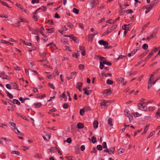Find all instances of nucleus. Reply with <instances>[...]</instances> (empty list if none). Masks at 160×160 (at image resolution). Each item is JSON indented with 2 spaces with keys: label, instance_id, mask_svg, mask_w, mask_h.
<instances>
[{
  "label": "nucleus",
  "instance_id": "nucleus-43",
  "mask_svg": "<svg viewBox=\"0 0 160 160\" xmlns=\"http://www.w3.org/2000/svg\"><path fill=\"white\" fill-rule=\"evenodd\" d=\"M97 57L98 58H99V59L101 60L102 61H103V62L105 61L106 60V59L105 58H104V57H101V56L99 55L97 56Z\"/></svg>",
  "mask_w": 160,
  "mask_h": 160
},
{
  "label": "nucleus",
  "instance_id": "nucleus-33",
  "mask_svg": "<svg viewBox=\"0 0 160 160\" xmlns=\"http://www.w3.org/2000/svg\"><path fill=\"white\" fill-rule=\"evenodd\" d=\"M35 107L36 108H38L40 107L41 106V104L40 102L35 103Z\"/></svg>",
  "mask_w": 160,
  "mask_h": 160
},
{
  "label": "nucleus",
  "instance_id": "nucleus-21",
  "mask_svg": "<svg viewBox=\"0 0 160 160\" xmlns=\"http://www.w3.org/2000/svg\"><path fill=\"white\" fill-rule=\"evenodd\" d=\"M154 77V76L153 75H152L151 77H150L149 80H148V82H149L150 83H152L153 80V78Z\"/></svg>",
  "mask_w": 160,
  "mask_h": 160
},
{
  "label": "nucleus",
  "instance_id": "nucleus-55",
  "mask_svg": "<svg viewBox=\"0 0 160 160\" xmlns=\"http://www.w3.org/2000/svg\"><path fill=\"white\" fill-rule=\"evenodd\" d=\"M39 2V0H32L31 2L33 4H34L35 3H38Z\"/></svg>",
  "mask_w": 160,
  "mask_h": 160
},
{
  "label": "nucleus",
  "instance_id": "nucleus-24",
  "mask_svg": "<svg viewBox=\"0 0 160 160\" xmlns=\"http://www.w3.org/2000/svg\"><path fill=\"white\" fill-rule=\"evenodd\" d=\"M129 24L127 25L125 24L123 26H122V28L125 30H129V29L128 28H126V27L127 26H129Z\"/></svg>",
  "mask_w": 160,
  "mask_h": 160
},
{
  "label": "nucleus",
  "instance_id": "nucleus-22",
  "mask_svg": "<svg viewBox=\"0 0 160 160\" xmlns=\"http://www.w3.org/2000/svg\"><path fill=\"white\" fill-rule=\"evenodd\" d=\"M13 103H15L19 105H20V104L19 101L18 99H13Z\"/></svg>",
  "mask_w": 160,
  "mask_h": 160
},
{
  "label": "nucleus",
  "instance_id": "nucleus-61",
  "mask_svg": "<svg viewBox=\"0 0 160 160\" xmlns=\"http://www.w3.org/2000/svg\"><path fill=\"white\" fill-rule=\"evenodd\" d=\"M46 97V96L44 94H42L40 96L39 95H37V97L38 98H42L43 97Z\"/></svg>",
  "mask_w": 160,
  "mask_h": 160
},
{
  "label": "nucleus",
  "instance_id": "nucleus-47",
  "mask_svg": "<svg viewBox=\"0 0 160 160\" xmlns=\"http://www.w3.org/2000/svg\"><path fill=\"white\" fill-rule=\"evenodd\" d=\"M77 24H78L79 28H81L82 29H84V27L83 24L81 23H77Z\"/></svg>",
  "mask_w": 160,
  "mask_h": 160
},
{
  "label": "nucleus",
  "instance_id": "nucleus-40",
  "mask_svg": "<svg viewBox=\"0 0 160 160\" xmlns=\"http://www.w3.org/2000/svg\"><path fill=\"white\" fill-rule=\"evenodd\" d=\"M155 108L154 106H151L148 108V110L149 111H152L154 110Z\"/></svg>",
  "mask_w": 160,
  "mask_h": 160
},
{
  "label": "nucleus",
  "instance_id": "nucleus-13",
  "mask_svg": "<svg viewBox=\"0 0 160 160\" xmlns=\"http://www.w3.org/2000/svg\"><path fill=\"white\" fill-rule=\"evenodd\" d=\"M153 55V52H152L149 53L148 56L146 58H145V60L146 61L147 60H148Z\"/></svg>",
  "mask_w": 160,
  "mask_h": 160
},
{
  "label": "nucleus",
  "instance_id": "nucleus-51",
  "mask_svg": "<svg viewBox=\"0 0 160 160\" xmlns=\"http://www.w3.org/2000/svg\"><path fill=\"white\" fill-rule=\"evenodd\" d=\"M84 112H85V111L83 109H81L80 110V114L81 115L83 116L84 114Z\"/></svg>",
  "mask_w": 160,
  "mask_h": 160
},
{
  "label": "nucleus",
  "instance_id": "nucleus-58",
  "mask_svg": "<svg viewBox=\"0 0 160 160\" xmlns=\"http://www.w3.org/2000/svg\"><path fill=\"white\" fill-rule=\"evenodd\" d=\"M103 63L104 64H106L108 65L109 66H110L111 65V63L109 62H107V61H103Z\"/></svg>",
  "mask_w": 160,
  "mask_h": 160
},
{
  "label": "nucleus",
  "instance_id": "nucleus-59",
  "mask_svg": "<svg viewBox=\"0 0 160 160\" xmlns=\"http://www.w3.org/2000/svg\"><path fill=\"white\" fill-rule=\"evenodd\" d=\"M6 87L7 89L9 90H11L12 89L11 85L8 84L6 85Z\"/></svg>",
  "mask_w": 160,
  "mask_h": 160
},
{
  "label": "nucleus",
  "instance_id": "nucleus-46",
  "mask_svg": "<svg viewBox=\"0 0 160 160\" xmlns=\"http://www.w3.org/2000/svg\"><path fill=\"white\" fill-rule=\"evenodd\" d=\"M154 132H155L154 131H153L149 133V135L147 137V138L148 139V138H150L151 136H152L153 135Z\"/></svg>",
  "mask_w": 160,
  "mask_h": 160
},
{
  "label": "nucleus",
  "instance_id": "nucleus-3",
  "mask_svg": "<svg viewBox=\"0 0 160 160\" xmlns=\"http://www.w3.org/2000/svg\"><path fill=\"white\" fill-rule=\"evenodd\" d=\"M158 2V0H154L152 1L149 7V10L152 9L154 7L157 5Z\"/></svg>",
  "mask_w": 160,
  "mask_h": 160
},
{
  "label": "nucleus",
  "instance_id": "nucleus-7",
  "mask_svg": "<svg viewBox=\"0 0 160 160\" xmlns=\"http://www.w3.org/2000/svg\"><path fill=\"white\" fill-rule=\"evenodd\" d=\"M109 102H112L111 101L104 100L101 103V105L102 106H105L106 107H108V106L106 104V103Z\"/></svg>",
  "mask_w": 160,
  "mask_h": 160
},
{
  "label": "nucleus",
  "instance_id": "nucleus-16",
  "mask_svg": "<svg viewBox=\"0 0 160 160\" xmlns=\"http://www.w3.org/2000/svg\"><path fill=\"white\" fill-rule=\"evenodd\" d=\"M156 36H155V35L153 34L152 33V34L150 35L149 36H148L147 38V40L149 41L150 39H152V38H154L155 37H156Z\"/></svg>",
  "mask_w": 160,
  "mask_h": 160
},
{
  "label": "nucleus",
  "instance_id": "nucleus-36",
  "mask_svg": "<svg viewBox=\"0 0 160 160\" xmlns=\"http://www.w3.org/2000/svg\"><path fill=\"white\" fill-rule=\"evenodd\" d=\"M12 153L16 154L18 156H19L20 155V153L18 151H12Z\"/></svg>",
  "mask_w": 160,
  "mask_h": 160
},
{
  "label": "nucleus",
  "instance_id": "nucleus-50",
  "mask_svg": "<svg viewBox=\"0 0 160 160\" xmlns=\"http://www.w3.org/2000/svg\"><path fill=\"white\" fill-rule=\"evenodd\" d=\"M48 85L49 87L50 88H52L54 90L55 89L54 86L53 84L51 83H48Z\"/></svg>",
  "mask_w": 160,
  "mask_h": 160
},
{
  "label": "nucleus",
  "instance_id": "nucleus-9",
  "mask_svg": "<svg viewBox=\"0 0 160 160\" xmlns=\"http://www.w3.org/2000/svg\"><path fill=\"white\" fill-rule=\"evenodd\" d=\"M93 38V37L91 34L87 36V40L91 42H92Z\"/></svg>",
  "mask_w": 160,
  "mask_h": 160
},
{
  "label": "nucleus",
  "instance_id": "nucleus-11",
  "mask_svg": "<svg viewBox=\"0 0 160 160\" xmlns=\"http://www.w3.org/2000/svg\"><path fill=\"white\" fill-rule=\"evenodd\" d=\"M11 85L13 87V89L17 90L18 91H20V90L18 89V86L17 84L16 83H12L11 84Z\"/></svg>",
  "mask_w": 160,
  "mask_h": 160
},
{
  "label": "nucleus",
  "instance_id": "nucleus-62",
  "mask_svg": "<svg viewBox=\"0 0 160 160\" xmlns=\"http://www.w3.org/2000/svg\"><path fill=\"white\" fill-rule=\"evenodd\" d=\"M63 108H64L67 109L68 107V104L67 103H65L63 105Z\"/></svg>",
  "mask_w": 160,
  "mask_h": 160
},
{
  "label": "nucleus",
  "instance_id": "nucleus-45",
  "mask_svg": "<svg viewBox=\"0 0 160 160\" xmlns=\"http://www.w3.org/2000/svg\"><path fill=\"white\" fill-rule=\"evenodd\" d=\"M111 21H113L112 19H110L106 21V22L110 24H113L115 23L114 22H113V21L112 22H111Z\"/></svg>",
  "mask_w": 160,
  "mask_h": 160
},
{
  "label": "nucleus",
  "instance_id": "nucleus-25",
  "mask_svg": "<svg viewBox=\"0 0 160 160\" xmlns=\"http://www.w3.org/2000/svg\"><path fill=\"white\" fill-rule=\"evenodd\" d=\"M117 81L119 83H121L124 81V78H120L118 79Z\"/></svg>",
  "mask_w": 160,
  "mask_h": 160
},
{
  "label": "nucleus",
  "instance_id": "nucleus-38",
  "mask_svg": "<svg viewBox=\"0 0 160 160\" xmlns=\"http://www.w3.org/2000/svg\"><path fill=\"white\" fill-rule=\"evenodd\" d=\"M76 88H81L82 86V84L81 82H78L77 83Z\"/></svg>",
  "mask_w": 160,
  "mask_h": 160
},
{
  "label": "nucleus",
  "instance_id": "nucleus-29",
  "mask_svg": "<svg viewBox=\"0 0 160 160\" xmlns=\"http://www.w3.org/2000/svg\"><path fill=\"white\" fill-rule=\"evenodd\" d=\"M112 119L111 118H109L108 120V124L111 126H113V124L112 123Z\"/></svg>",
  "mask_w": 160,
  "mask_h": 160
},
{
  "label": "nucleus",
  "instance_id": "nucleus-56",
  "mask_svg": "<svg viewBox=\"0 0 160 160\" xmlns=\"http://www.w3.org/2000/svg\"><path fill=\"white\" fill-rule=\"evenodd\" d=\"M124 151L122 149H119L118 150V153L119 154H121L124 152Z\"/></svg>",
  "mask_w": 160,
  "mask_h": 160
},
{
  "label": "nucleus",
  "instance_id": "nucleus-14",
  "mask_svg": "<svg viewBox=\"0 0 160 160\" xmlns=\"http://www.w3.org/2000/svg\"><path fill=\"white\" fill-rule=\"evenodd\" d=\"M77 127L79 129L82 128L84 127V124L82 123L79 122L77 124Z\"/></svg>",
  "mask_w": 160,
  "mask_h": 160
},
{
  "label": "nucleus",
  "instance_id": "nucleus-2",
  "mask_svg": "<svg viewBox=\"0 0 160 160\" xmlns=\"http://www.w3.org/2000/svg\"><path fill=\"white\" fill-rule=\"evenodd\" d=\"M115 148L112 147L109 148H107L104 150V152L109 153L110 154H113L114 153Z\"/></svg>",
  "mask_w": 160,
  "mask_h": 160
},
{
  "label": "nucleus",
  "instance_id": "nucleus-34",
  "mask_svg": "<svg viewBox=\"0 0 160 160\" xmlns=\"http://www.w3.org/2000/svg\"><path fill=\"white\" fill-rule=\"evenodd\" d=\"M149 124L147 125L146 126L143 131V133H146L148 129V127H149Z\"/></svg>",
  "mask_w": 160,
  "mask_h": 160
},
{
  "label": "nucleus",
  "instance_id": "nucleus-1",
  "mask_svg": "<svg viewBox=\"0 0 160 160\" xmlns=\"http://www.w3.org/2000/svg\"><path fill=\"white\" fill-rule=\"evenodd\" d=\"M146 105L144 102H140L138 104V107L139 109L141 110L146 111L147 109Z\"/></svg>",
  "mask_w": 160,
  "mask_h": 160
},
{
  "label": "nucleus",
  "instance_id": "nucleus-18",
  "mask_svg": "<svg viewBox=\"0 0 160 160\" xmlns=\"http://www.w3.org/2000/svg\"><path fill=\"white\" fill-rule=\"evenodd\" d=\"M160 116V108H158V111L156 114V117L157 118H158Z\"/></svg>",
  "mask_w": 160,
  "mask_h": 160
},
{
  "label": "nucleus",
  "instance_id": "nucleus-63",
  "mask_svg": "<svg viewBox=\"0 0 160 160\" xmlns=\"http://www.w3.org/2000/svg\"><path fill=\"white\" fill-rule=\"evenodd\" d=\"M66 141L69 143H70L71 142L72 139L70 138H68L66 140Z\"/></svg>",
  "mask_w": 160,
  "mask_h": 160
},
{
  "label": "nucleus",
  "instance_id": "nucleus-23",
  "mask_svg": "<svg viewBox=\"0 0 160 160\" xmlns=\"http://www.w3.org/2000/svg\"><path fill=\"white\" fill-rule=\"evenodd\" d=\"M23 22V19L22 18H19L18 19V22L17 23V24H18L17 26H16L17 27H19V24H20L21 22Z\"/></svg>",
  "mask_w": 160,
  "mask_h": 160
},
{
  "label": "nucleus",
  "instance_id": "nucleus-27",
  "mask_svg": "<svg viewBox=\"0 0 160 160\" xmlns=\"http://www.w3.org/2000/svg\"><path fill=\"white\" fill-rule=\"evenodd\" d=\"M6 93L7 94V95L10 98L12 99L13 98V95L10 93L6 91Z\"/></svg>",
  "mask_w": 160,
  "mask_h": 160
},
{
  "label": "nucleus",
  "instance_id": "nucleus-57",
  "mask_svg": "<svg viewBox=\"0 0 160 160\" xmlns=\"http://www.w3.org/2000/svg\"><path fill=\"white\" fill-rule=\"evenodd\" d=\"M84 68V66L83 64H80L79 66V68L80 70H82Z\"/></svg>",
  "mask_w": 160,
  "mask_h": 160
},
{
  "label": "nucleus",
  "instance_id": "nucleus-28",
  "mask_svg": "<svg viewBox=\"0 0 160 160\" xmlns=\"http://www.w3.org/2000/svg\"><path fill=\"white\" fill-rule=\"evenodd\" d=\"M39 54H40V55L42 58H46V57H45V55L46 54V53L44 52H42V53L40 52Z\"/></svg>",
  "mask_w": 160,
  "mask_h": 160
},
{
  "label": "nucleus",
  "instance_id": "nucleus-8",
  "mask_svg": "<svg viewBox=\"0 0 160 160\" xmlns=\"http://www.w3.org/2000/svg\"><path fill=\"white\" fill-rule=\"evenodd\" d=\"M97 0H90V4L91 7H94L97 3Z\"/></svg>",
  "mask_w": 160,
  "mask_h": 160
},
{
  "label": "nucleus",
  "instance_id": "nucleus-12",
  "mask_svg": "<svg viewBox=\"0 0 160 160\" xmlns=\"http://www.w3.org/2000/svg\"><path fill=\"white\" fill-rule=\"evenodd\" d=\"M28 27L29 30L31 31L32 34H37V32L36 30L34 29H32L31 27L28 26Z\"/></svg>",
  "mask_w": 160,
  "mask_h": 160
},
{
  "label": "nucleus",
  "instance_id": "nucleus-6",
  "mask_svg": "<svg viewBox=\"0 0 160 160\" xmlns=\"http://www.w3.org/2000/svg\"><path fill=\"white\" fill-rule=\"evenodd\" d=\"M47 47H49L51 49H56V46L55 44H54L53 42H52L47 45Z\"/></svg>",
  "mask_w": 160,
  "mask_h": 160
},
{
  "label": "nucleus",
  "instance_id": "nucleus-54",
  "mask_svg": "<svg viewBox=\"0 0 160 160\" xmlns=\"http://www.w3.org/2000/svg\"><path fill=\"white\" fill-rule=\"evenodd\" d=\"M130 122L132 121V116L130 114H129V115L127 116Z\"/></svg>",
  "mask_w": 160,
  "mask_h": 160
},
{
  "label": "nucleus",
  "instance_id": "nucleus-26",
  "mask_svg": "<svg viewBox=\"0 0 160 160\" xmlns=\"http://www.w3.org/2000/svg\"><path fill=\"white\" fill-rule=\"evenodd\" d=\"M14 130L16 133L19 135L21 134V132L19 131V130L17 128H14Z\"/></svg>",
  "mask_w": 160,
  "mask_h": 160
},
{
  "label": "nucleus",
  "instance_id": "nucleus-30",
  "mask_svg": "<svg viewBox=\"0 0 160 160\" xmlns=\"http://www.w3.org/2000/svg\"><path fill=\"white\" fill-rule=\"evenodd\" d=\"M104 64L103 63V62H100V66L99 68L100 69H102L104 67Z\"/></svg>",
  "mask_w": 160,
  "mask_h": 160
},
{
  "label": "nucleus",
  "instance_id": "nucleus-4",
  "mask_svg": "<svg viewBox=\"0 0 160 160\" xmlns=\"http://www.w3.org/2000/svg\"><path fill=\"white\" fill-rule=\"evenodd\" d=\"M32 16L33 19L35 21H37L39 17L38 15L37 11H35L32 14Z\"/></svg>",
  "mask_w": 160,
  "mask_h": 160
},
{
  "label": "nucleus",
  "instance_id": "nucleus-64",
  "mask_svg": "<svg viewBox=\"0 0 160 160\" xmlns=\"http://www.w3.org/2000/svg\"><path fill=\"white\" fill-rule=\"evenodd\" d=\"M104 41L103 40H101L98 41V43L101 45H103Z\"/></svg>",
  "mask_w": 160,
  "mask_h": 160
},
{
  "label": "nucleus",
  "instance_id": "nucleus-17",
  "mask_svg": "<svg viewBox=\"0 0 160 160\" xmlns=\"http://www.w3.org/2000/svg\"><path fill=\"white\" fill-rule=\"evenodd\" d=\"M98 123L97 121H95L93 123V127L94 128H97L98 126Z\"/></svg>",
  "mask_w": 160,
  "mask_h": 160
},
{
  "label": "nucleus",
  "instance_id": "nucleus-10",
  "mask_svg": "<svg viewBox=\"0 0 160 160\" xmlns=\"http://www.w3.org/2000/svg\"><path fill=\"white\" fill-rule=\"evenodd\" d=\"M112 93V91L110 89H107L104 91V94H106L107 95H110Z\"/></svg>",
  "mask_w": 160,
  "mask_h": 160
},
{
  "label": "nucleus",
  "instance_id": "nucleus-31",
  "mask_svg": "<svg viewBox=\"0 0 160 160\" xmlns=\"http://www.w3.org/2000/svg\"><path fill=\"white\" fill-rule=\"evenodd\" d=\"M92 142L93 143H95L97 142L96 138L94 136H93L92 138Z\"/></svg>",
  "mask_w": 160,
  "mask_h": 160
},
{
  "label": "nucleus",
  "instance_id": "nucleus-52",
  "mask_svg": "<svg viewBox=\"0 0 160 160\" xmlns=\"http://www.w3.org/2000/svg\"><path fill=\"white\" fill-rule=\"evenodd\" d=\"M136 73V72H128V74L129 76H132V75H134Z\"/></svg>",
  "mask_w": 160,
  "mask_h": 160
},
{
  "label": "nucleus",
  "instance_id": "nucleus-5",
  "mask_svg": "<svg viewBox=\"0 0 160 160\" xmlns=\"http://www.w3.org/2000/svg\"><path fill=\"white\" fill-rule=\"evenodd\" d=\"M138 48H135L131 52V53H128V56L129 57H130L131 56L134 55L138 50Z\"/></svg>",
  "mask_w": 160,
  "mask_h": 160
},
{
  "label": "nucleus",
  "instance_id": "nucleus-44",
  "mask_svg": "<svg viewBox=\"0 0 160 160\" xmlns=\"http://www.w3.org/2000/svg\"><path fill=\"white\" fill-rule=\"evenodd\" d=\"M46 30L47 31V32H48L49 33L53 32H54L53 29L52 28L46 29Z\"/></svg>",
  "mask_w": 160,
  "mask_h": 160
},
{
  "label": "nucleus",
  "instance_id": "nucleus-53",
  "mask_svg": "<svg viewBox=\"0 0 160 160\" xmlns=\"http://www.w3.org/2000/svg\"><path fill=\"white\" fill-rule=\"evenodd\" d=\"M46 23H48L49 24H53V21L52 20H48L47 22H46Z\"/></svg>",
  "mask_w": 160,
  "mask_h": 160
},
{
  "label": "nucleus",
  "instance_id": "nucleus-49",
  "mask_svg": "<svg viewBox=\"0 0 160 160\" xmlns=\"http://www.w3.org/2000/svg\"><path fill=\"white\" fill-rule=\"evenodd\" d=\"M102 147H103V148H107V143H106V142H104L103 143H102Z\"/></svg>",
  "mask_w": 160,
  "mask_h": 160
},
{
  "label": "nucleus",
  "instance_id": "nucleus-41",
  "mask_svg": "<svg viewBox=\"0 0 160 160\" xmlns=\"http://www.w3.org/2000/svg\"><path fill=\"white\" fill-rule=\"evenodd\" d=\"M107 83L109 85H112L113 84V81L110 79H108L107 81Z\"/></svg>",
  "mask_w": 160,
  "mask_h": 160
},
{
  "label": "nucleus",
  "instance_id": "nucleus-39",
  "mask_svg": "<svg viewBox=\"0 0 160 160\" xmlns=\"http://www.w3.org/2000/svg\"><path fill=\"white\" fill-rule=\"evenodd\" d=\"M57 148L54 147H52L50 149V151H51L52 152H56V149Z\"/></svg>",
  "mask_w": 160,
  "mask_h": 160
},
{
  "label": "nucleus",
  "instance_id": "nucleus-35",
  "mask_svg": "<svg viewBox=\"0 0 160 160\" xmlns=\"http://www.w3.org/2000/svg\"><path fill=\"white\" fill-rule=\"evenodd\" d=\"M148 47V46L147 44H144L142 46V48L144 50H146Z\"/></svg>",
  "mask_w": 160,
  "mask_h": 160
},
{
  "label": "nucleus",
  "instance_id": "nucleus-37",
  "mask_svg": "<svg viewBox=\"0 0 160 160\" xmlns=\"http://www.w3.org/2000/svg\"><path fill=\"white\" fill-rule=\"evenodd\" d=\"M16 5L19 9L22 10L23 9V7L20 4L17 3L16 4Z\"/></svg>",
  "mask_w": 160,
  "mask_h": 160
},
{
  "label": "nucleus",
  "instance_id": "nucleus-15",
  "mask_svg": "<svg viewBox=\"0 0 160 160\" xmlns=\"http://www.w3.org/2000/svg\"><path fill=\"white\" fill-rule=\"evenodd\" d=\"M158 29L159 27L156 28H155L152 31V33L155 36H156V34L158 32Z\"/></svg>",
  "mask_w": 160,
  "mask_h": 160
},
{
  "label": "nucleus",
  "instance_id": "nucleus-42",
  "mask_svg": "<svg viewBox=\"0 0 160 160\" xmlns=\"http://www.w3.org/2000/svg\"><path fill=\"white\" fill-rule=\"evenodd\" d=\"M133 115L134 117H139L141 115V114H139L138 112H135V113H134L133 114Z\"/></svg>",
  "mask_w": 160,
  "mask_h": 160
},
{
  "label": "nucleus",
  "instance_id": "nucleus-19",
  "mask_svg": "<svg viewBox=\"0 0 160 160\" xmlns=\"http://www.w3.org/2000/svg\"><path fill=\"white\" fill-rule=\"evenodd\" d=\"M70 39L73 40L75 42H77L76 41L77 39V38L76 37L74 36L73 35H70Z\"/></svg>",
  "mask_w": 160,
  "mask_h": 160
},
{
  "label": "nucleus",
  "instance_id": "nucleus-60",
  "mask_svg": "<svg viewBox=\"0 0 160 160\" xmlns=\"http://www.w3.org/2000/svg\"><path fill=\"white\" fill-rule=\"evenodd\" d=\"M117 26V25H116L115 26H112V27H111L110 28V30H111V31H112L114 29H115L116 28Z\"/></svg>",
  "mask_w": 160,
  "mask_h": 160
},
{
  "label": "nucleus",
  "instance_id": "nucleus-32",
  "mask_svg": "<svg viewBox=\"0 0 160 160\" xmlns=\"http://www.w3.org/2000/svg\"><path fill=\"white\" fill-rule=\"evenodd\" d=\"M97 150H102V145H98L97 146Z\"/></svg>",
  "mask_w": 160,
  "mask_h": 160
},
{
  "label": "nucleus",
  "instance_id": "nucleus-48",
  "mask_svg": "<svg viewBox=\"0 0 160 160\" xmlns=\"http://www.w3.org/2000/svg\"><path fill=\"white\" fill-rule=\"evenodd\" d=\"M67 26L71 28H73V24L70 22H68V23Z\"/></svg>",
  "mask_w": 160,
  "mask_h": 160
},
{
  "label": "nucleus",
  "instance_id": "nucleus-20",
  "mask_svg": "<svg viewBox=\"0 0 160 160\" xmlns=\"http://www.w3.org/2000/svg\"><path fill=\"white\" fill-rule=\"evenodd\" d=\"M83 90L84 91L85 94L87 95H88L90 93L89 91L88 90H87L86 88H83Z\"/></svg>",
  "mask_w": 160,
  "mask_h": 160
}]
</instances>
